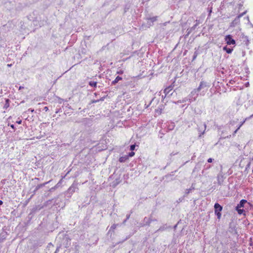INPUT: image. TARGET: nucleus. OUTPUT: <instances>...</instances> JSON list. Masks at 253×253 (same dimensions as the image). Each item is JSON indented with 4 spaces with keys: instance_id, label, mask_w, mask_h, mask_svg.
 <instances>
[{
    "instance_id": "f257e3e1",
    "label": "nucleus",
    "mask_w": 253,
    "mask_h": 253,
    "mask_svg": "<svg viewBox=\"0 0 253 253\" xmlns=\"http://www.w3.org/2000/svg\"><path fill=\"white\" fill-rule=\"evenodd\" d=\"M208 88L207 83L203 81L201 82L198 88L193 89L189 94L188 98H187L188 101L191 103L196 100L199 94L201 96L205 95Z\"/></svg>"
},
{
    "instance_id": "f03ea898",
    "label": "nucleus",
    "mask_w": 253,
    "mask_h": 253,
    "mask_svg": "<svg viewBox=\"0 0 253 253\" xmlns=\"http://www.w3.org/2000/svg\"><path fill=\"white\" fill-rule=\"evenodd\" d=\"M207 128V126L205 123H201L198 126V131L199 132V137H202L205 133Z\"/></svg>"
},
{
    "instance_id": "7ed1b4c3",
    "label": "nucleus",
    "mask_w": 253,
    "mask_h": 253,
    "mask_svg": "<svg viewBox=\"0 0 253 253\" xmlns=\"http://www.w3.org/2000/svg\"><path fill=\"white\" fill-rule=\"evenodd\" d=\"M225 41L226 42L227 44L228 45L235 44V41L232 39V36L230 35H228L225 37Z\"/></svg>"
},
{
    "instance_id": "20e7f679",
    "label": "nucleus",
    "mask_w": 253,
    "mask_h": 253,
    "mask_svg": "<svg viewBox=\"0 0 253 253\" xmlns=\"http://www.w3.org/2000/svg\"><path fill=\"white\" fill-rule=\"evenodd\" d=\"M225 177H224V175L222 172H220L218 174L217 176V180L218 184L221 185L223 184Z\"/></svg>"
},
{
    "instance_id": "39448f33",
    "label": "nucleus",
    "mask_w": 253,
    "mask_h": 253,
    "mask_svg": "<svg viewBox=\"0 0 253 253\" xmlns=\"http://www.w3.org/2000/svg\"><path fill=\"white\" fill-rule=\"evenodd\" d=\"M251 118L247 117L246 118L243 122H241L239 124H238L236 127L237 128L234 130L233 132V134L234 135L237 132V131L240 128V127L243 125V124L245 123V122L249 119H251Z\"/></svg>"
},
{
    "instance_id": "423d86ee",
    "label": "nucleus",
    "mask_w": 253,
    "mask_h": 253,
    "mask_svg": "<svg viewBox=\"0 0 253 253\" xmlns=\"http://www.w3.org/2000/svg\"><path fill=\"white\" fill-rule=\"evenodd\" d=\"M215 213L220 212L222 210V207L218 204L215 203L214 206Z\"/></svg>"
},
{
    "instance_id": "0eeeda50",
    "label": "nucleus",
    "mask_w": 253,
    "mask_h": 253,
    "mask_svg": "<svg viewBox=\"0 0 253 253\" xmlns=\"http://www.w3.org/2000/svg\"><path fill=\"white\" fill-rule=\"evenodd\" d=\"M245 14V12H243V13L242 14H239L238 16H237L235 19H234V20L233 21V24H237L239 22V19L240 18L242 17L244 14Z\"/></svg>"
},
{
    "instance_id": "6e6552de",
    "label": "nucleus",
    "mask_w": 253,
    "mask_h": 253,
    "mask_svg": "<svg viewBox=\"0 0 253 253\" xmlns=\"http://www.w3.org/2000/svg\"><path fill=\"white\" fill-rule=\"evenodd\" d=\"M128 159V156L125 155L124 156L121 157L119 159V161L121 163H123L126 162Z\"/></svg>"
},
{
    "instance_id": "1a4fd4ad",
    "label": "nucleus",
    "mask_w": 253,
    "mask_h": 253,
    "mask_svg": "<svg viewBox=\"0 0 253 253\" xmlns=\"http://www.w3.org/2000/svg\"><path fill=\"white\" fill-rule=\"evenodd\" d=\"M122 78L120 76H117L115 79L112 81V84H115L116 83H117L119 81L122 80Z\"/></svg>"
},
{
    "instance_id": "9d476101",
    "label": "nucleus",
    "mask_w": 253,
    "mask_h": 253,
    "mask_svg": "<svg viewBox=\"0 0 253 253\" xmlns=\"http://www.w3.org/2000/svg\"><path fill=\"white\" fill-rule=\"evenodd\" d=\"M247 202V201L246 200H242L240 202V203L239 205H238L237 208H238L239 207H243L244 204Z\"/></svg>"
},
{
    "instance_id": "9b49d317",
    "label": "nucleus",
    "mask_w": 253,
    "mask_h": 253,
    "mask_svg": "<svg viewBox=\"0 0 253 253\" xmlns=\"http://www.w3.org/2000/svg\"><path fill=\"white\" fill-rule=\"evenodd\" d=\"M223 50L225 51L227 53H231L233 51L232 48H228L227 46H224L223 47Z\"/></svg>"
},
{
    "instance_id": "f8f14e48",
    "label": "nucleus",
    "mask_w": 253,
    "mask_h": 253,
    "mask_svg": "<svg viewBox=\"0 0 253 253\" xmlns=\"http://www.w3.org/2000/svg\"><path fill=\"white\" fill-rule=\"evenodd\" d=\"M187 101H188V99L187 98H184L182 100H179L177 101V102H174V103L176 104H178L179 103H185Z\"/></svg>"
},
{
    "instance_id": "ddd939ff",
    "label": "nucleus",
    "mask_w": 253,
    "mask_h": 253,
    "mask_svg": "<svg viewBox=\"0 0 253 253\" xmlns=\"http://www.w3.org/2000/svg\"><path fill=\"white\" fill-rule=\"evenodd\" d=\"M6 233L5 232L1 233L0 234V241H2L6 238Z\"/></svg>"
},
{
    "instance_id": "4468645a",
    "label": "nucleus",
    "mask_w": 253,
    "mask_h": 253,
    "mask_svg": "<svg viewBox=\"0 0 253 253\" xmlns=\"http://www.w3.org/2000/svg\"><path fill=\"white\" fill-rule=\"evenodd\" d=\"M89 84L91 86L96 87L97 83L96 82H94V81H90L89 83Z\"/></svg>"
},
{
    "instance_id": "2eb2a0df",
    "label": "nucleus",
    "mask_w": 253,
    "mask_h": 253,
    "mask_svg": "<svg viewBox=\"0 0 253 253\" xmlns=\"http://www.w3.org/2000/svg\"><path fill=\"white\" fill-rule=\"evenodd\" d=\"M75 190V187L74 186L70 187L68 190V192H71V193L74 192Z\"/></svg>"
},
{
    "instance_id": "dca6fc26",
    "label": "nucleus",
    "mask_w": 253,
    "mask_h": 253,
    "mask_svg": "<svg viewBox=\"0 0 253 253\" xmlns=\"http://www.w3.org/2000/svg\"><path fill=\"white\" fill-rule=\"evenodd\" d=\"M194 189V187H192L191 188H189V189H187L186 190H185V194L187 195L190 192H191L193 189Z\"/></svg>"
},
{
    "instance_id": "f3484780",
    "label": "nucleus",
    "mask_w": 253,
    "mask_h": 253,
    "mask_svg": "<svg viewBox=\"0 0 253 253\" xmlns=\"http://www.w3.org/2000/svg\"><path fill=\"white\" fill-rule=\"evenodd\" d=\"M149 20H150L152 23L156 21L157 20V17H153L151 18H149L148 19Z\"/></svg>"
},
{
    "instance_id": "a211bd4d",
    "label": "nucleus",
    "mask_w": 253,
    "mask_h": 253,
    "mask_svg": "<svg viewBox=\"0 0 253 253\" xmlns=\"http://www.w3.org/2000/svg\"><path fill=\"white\" fill-rule=\"evenodd\" d=\"M171 90V88L170 87H168V88H166L165 90H164V92L165 93L167 94L169 93V91Z\"/></svg>"
},
{
    "instance_id": "6ab92c4d",
    "label": "nucleus",
    "mask_w": 253,
    "mask_h": 253,
    "mask_svg": "<svg viewBox=\"0 0 253 253\" xmlns=\"http://www.w3.org/2000/svg\"><path fill=\"white\" fill-rule=\"evenodd\" d=\"M237 210L239 214H241L243 213V212L244 211L243 209H238V208H237Z\"/></svg>"
},
{
    "instance_id": "aec40b11",
    "label": "nucleus",
    "mask_w": 253,
    "mask_h": 253,
    "mask_svg": "<svg viewBox=\"0 0 253 253\" xmlns=\"http://www.w3.org/2000/svg\"><path fill=\"white\" fill-rule=\"evenodd\" d=\"M117 225L118 224H114L111 226L110 229L112 230H114L116 228Z\"/></svg>"
},
{
    "instance_id": "412c9836",
    "label": "nucleus",
    "mask_w": 253,
    "mask_h": 253,
    "mask_svg": "<svg viewBox=\"0 0 253 253\" xmlns=\"http://www.w3.org/2000/svg\"><path fill=\"white\" fill-rule=\"evenodd\" d=\"M161 113H162V109H161L156 110V113L157 114L160 115V114H161Z\"/></svg>"
},
{
    "instance_id": "4be33fe9",
    "label": "nucleus",
    "mask_w": 253,
    "mask_h": 253,
    "mask_svg": "<svg viewBox=\"0 0 253 253\" xmlns=\"http://www.w3.org/2000/svg\"><path fill=\"white\" fill-rule=\"evenodd\" d=\"M134 155V152H131L128 154V155L127 156H128V158H129V157H131L133 156Z\"/></svg>"
},
{
    "instance_id": "5701e85b",
    "label": "nucleus",
    "mask_w": 253,
    "mask_h": 253,
    "mask_svg": "<svg viewBox=\"0 0 253 253\" xmlns=\"http://www.w3.org/2000/svg\"><path fill=\"white\" fill-rule=\"evenodd\" d=\"M124 71L122 70H119L117 72V74H123Z\"/></svg>"
},
{
    "instance_id": "b1692460",
    "label": "nucleus",
    "mask_w": 253,
    "mask_h": 253,
    "mask_svg": "<svg viewBox=\"0 0 253 253\" xmlns=\"http://www.w3.org/2000/svg\"><path fill=\"white\" fill-rule=\"evenodd\" d=\"M135 145H131L130 147V149L131 151H133L135 149Z\"/></svg>"
},
{
    "instance_id": "393cba45",
    "label": "nucleus",
    "mask_w": 253,
    "mask_h": 253,
    "mask_svg": "<svg viewBox=\"0 0 253 253\" xmlns=\"http://www.w3.org/2000/svg\"><path fill=\"white\" fill-rule=\"evenodd\" d=\"M235 123H236V122H235V121H231L230 122L229 125L233 126L235 124Z\"/></svg>"
},
{
    "instance_id": "a878e982",
    "label": "nucleus",
    "mask_w": 253,
    "mask_h": 253,
    "mask_svg": "<svg viewBox=\"0 0 253 253\" xmlns=\"http://www.w3.org/2000/svg\"><path fill=\"white\" fill-rule=\"evenodd\" d=\"M212 161H213V159L212 158H210L208 159V163H211V162H212Z\"/></svg>"
},
{
    "instance_id": "bb28decb",
    "label": "nucleus",
    "mask_w": 253,
    "mask_h": 253,
    "mask_svg": "<svg viewBox=\"0 0 253 253\" xmlns=\"http://www.w3.org/2000/svg\"><path fill=\"white\" fill-rule=\"evenodd\" d=\"M16 123H17L18 124H21L22 123V120H19L17 121Z\"/></svg>"
},
{
    "instance_id": "cd10ccee",
    "label": "nucleus",
    "mask_w": 253,
    "mask_h": 253,
    "mask_svg": "<svg viewBox=\"0 0 253 253\" xmlns=\"http://www.w3.org/2000/svg\"><path fill=\"white\" fill-rule=\"evenodd\" d=\"M216 213L218 217H219L221 216V213H220V212H217Z\"/></svg>"
},
{
    "instance_id": "c85d7f7f",
    "label": "nucleus",
    "mask_w": 253,
    "mask_h": 253,
    "mask_svg": "<svg viewBox=\"0 0 253 253\" xmlns=\"http://www.w3.org/2000/svg\"><path fill=\"white\" fill-rule=\"evenodd\" d=\"M198 23H197L196 24L194 25V26L192 28V29H194L196 27V26L198 25Z\"/></svg>"
},
{
    "instance_id": "c756f323",
    "label": "nucleus",
    "mask_w": 253,
    "mask_h": 253,
    "mask_svg": "<svg viewBox=\"0 0 253 253\" xmlns=\"http://www.w3.org/2000/svg\"><path fill=\"white\" fill-rule=\"evenodd\" d=\"M209 14H211V13L212 12V7L210 8V10H209Z\"/></svg>"
},
{
    "instance_id": "7c9ffc66",
    "label": "nucleus",
    "mask_w": 253,
    "mask_h": 253,
    "mask_svg": "<svg viewBox=\"0 0 253 253\" xmlns=\"http://www.w3.org/2000/svg\"><path fill=\"white\" fill-rule=\"evenodd\" d=\"M197 57V54L196 53H194V55L193 56V59H195Z\"/></svg>"
},
{
    "instance_id": "2f4dec72",
    "label": "nucleus",
    "mask_w": 253,
    "mask_h": 253,
    "mask_svg": "<svg viewBox=\"0 0 253 253\" xmlns=\"http://www.w3.org/2000/svg\"><path fill=\"white\" fill-rule=\"evenodd\" d=\"M44 110L45 111H47L48 110V107H44Z\"/></svg>"
},
{
    "instance_id": "473e14b6",
    "label": "nucleus",
    "mask_w": 253,
    "mask_h": 253,
    "mask_svg": "<svg viewBox=\"0 0 253 253\" xmlns=\"http://www.w3.org/2000/svg\"><path fill=\"white\" fill-rule=\"evenodd\" d=\"M129 217H130V215H129V214L127 215H126V219H129Z\"/></svg>"
},
{
    "instance_id": "72a5a7b5",
    "label": "nucleus",
    "mask_w": 253,
    "mask_h": 253,
    "mask_svg": "<svg viewBox=\"0 0 253 253\" xmlns=\"http://www.w3.org/2000/svg\"><path fill=\"white\" fill-rule=\"evenodd\" d=\"M10 126H11V127H12V128H14V125H10Z\"/></svg>"
},
{
    "instance_id": "f704fd0d",
    "label": "nucleus",
    "mask_w": 253,
    "mask_h": 253,
    "mask_svg": "<svg viewBox=\"0 0 253 253\" xmlns=\"http://www.w3.org/2000/svg\"><path fill=\"white\" fill-rule=\"evenodd\" d=\"M144 221L147 220V221L148 220V219H147L146 217H145L144 219Z\"/></svg>"
},
{
    "instance_id": "c9c22d12",
    "label": "nucleus",
    "mask_w": 253,
    "mask_h": 253,
    "mask_svg": "<svg viewBox=\"0 0 253 253\" xmlns=\"http://www.w3.org/2000/svg\"><path fill=\"white\" fill-rule=\"evenodd\" d=\"M3 203L2 201L1 200H0V205H2Z\"/></svg>"
},
{
    "instance_id": "e433bc0d",
    "label": "nucleus",
    "mask_w": 253,
    "mask_h": 253,
    "mask_svg": "<svg viewBox=\"0 0 253 253\" xmlns=\"http://www.w3.org/2000/svg\"><path fill=\"white\" fill-rule=\"evenodd\" d=\"M127 219L126 218L124 221L123 223L125 224Z\"/></svg>"
},
{
    "instance_id": "4c0bfd02",
    "label": "nucleus",
    "mask_w": 253,
    "mask_h": 253,
    "mask_svg": "<svg viewBox=\"0 0 253 253\" xmlns=\"http://www.w3.org/2000/svg\"><path fill=\"white\" fill-rule=\"evenodd\" d=\"M8 104H7V103H6V104H5V107H8Z\"/></svg>"
},
{
    "instance_id": "58836bf2",
    "label": "nucleus",
    "mask_w": 253,
    "mask_h": 253,
    "mask_svg": "<svg viewBox=\"0 0 253 253\" xmlns=\"http://www.w3.org/2000/svg\"><path fill=\"white\" fill-rule=\"evenodd\" d=\"M7 66L11 67V64H7Z\"/></svg>"
},
{
    "instance_id": "ea45409f",
    "label": "nucleus",
    "mask_w": 253,
    "mask_h": 253,
    "mask_svg": "<svg viewBox=\"0 0 253 253\" xmlns=\"http://www.w3.org/2000/svg\"><path fill=\"white\" fill-rule=\"evenodd\" d=\"M253 114L250 116V118H253Z\"/></svg>"
},
{
    "instance_id": "a19ab883",
    "label": "nucleus",
    "mask_w": 253,
    "mask_h": 253,
    "mask_svg": "<svg viewBox=\"0 0 253 253\" xmlns=\"http://www.w3.org/2000/svg\"><path fill=\"white\" fill-rule=\"evenodd\" d=\"M48 182H46V183H44V184H43V185H45L46 184L48 183Z\"/></svg>"
},
{
    "instance_id": "79ce46f5",
    "label": "nucleus",
    "mask_w": 253,
    "mask_h": 253,
    "mask_svg": "<svg viewBox=\"0 0 253 253\" xmlns=\"http://www.w3.org/2000/svg\"><path fill=\"white\" fill-rule=\"evenodd\" d=\"M210 167H211V166L210 165V166H208L207 168H210Z\"/></svg>"
}]
</instances>
